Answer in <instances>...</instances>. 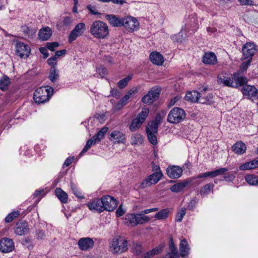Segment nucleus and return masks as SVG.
Wrapping results in <instances>:
<instances>
[{"label":"nucleus","mask_w":258,"mask_h":258,"mask_svg":"<svg viewBox=\"0 0 258 258\" xmlns=\"http://www.w3.org/2000/svg\"><path fill=\"white\" fill-rule=\"evenodd\" d=\"M78 245L81 250H87L93 248L94 242L90 237L81 238L79 240Z\"/></svg>","instance_id":"nucleus-16"},{"label":"nucleus","mask_w":258,"mask_h":258,"mask_svg":"<svg viewBox=\"0 0 258 258\" xmlns=\"http://www.w3.org/2000/svg\"><path fill=\"white\" fill-rule=\"evenodd\" d=\"M245 179L249 185H258V176L248 174L245 176Z\"/></svg>","instance_id":"nucleus-35"},{"label":"nucleus","mask_w":258,"mask_h":258,"mask_svg":"<svg viewBox=\"0 0 258 258\" xmlns=\"http://www.w3.org/2000/svg\"><path fill=\"white\" fill-rule=\"evenodd\" d=\"M22 29L25 35L28 37H32L36 33V31L34 29H32L27 26H23Z\"/></svg>","instance_id":"nucleus-45"},{"label":"nucleus","mask_w":258,"mask_h":258,"mask_svg":"<svg viewBox=\"0 0 258 258\" xmlns=\"http://www.w3.org/2000/svg\"><path fill=\"white\" fill-rule=\"evenodd\" d=\"M103 210L112 211L117 207V201L110 196H103L102 198Z\"/></svg>","instance_id":"nucleus-13"},{"label":"nucleus","mask_w":258,"mask_h":258,"mask_svg":"<svg viewBox=\"0 0 258 258\" xmlns=\"http://www.w3.org/2000/svg\"><path fill=\"white\" fill-rule=\"evenodd\" d=\"M51 35V31L48 27L41 29L39 32V38L43 41L48 40Z\"/></svg>","instance_id":"nucleus-30"},{"label":"nucleus","mask_w":258,"mask_h":258,"mask_svg":"<svg viewBox=\"0 0 258 258\" xmlns=\"http://www.w3.org/2000/svg\"><path fill=\"white\" fill-rule=\"evenodd\" d=\"M185 99L192 103L199 102L202 104L206 103L210 100L209 99L201 98L200 93L197 91L188 92L185 95Z\"/></svg>","instance_id":"nucleus-10"},{"label":"nucleus","mask_w":258,"mask_h":258,"mask_svg":"<svg viewBox=\"0 0 258 258\" xmlns=\"http://www.w3.org/2000/svg\"><path fill=\"white\" fill-rule=\"evenodd\" d=\"M59 44L56 42L51 43H47L46 44L47 48L51 51H54V48L58 47Z\"/></svg>","instance_id":"nucleus-58"},{"label":"nucleus","mask_w":258,"mask_h":258,"mask_svg":"<svg viewBox=\"0 0 258 258\" xmlns=\"http://www.w3.org/2000/svg\"><path fill=\"white\" fill-rule=\"evenodd\" d=\"M105 18L113 27H120L122 25V18H119L114 15H107Z\"/></svg>","instance_id":"nucleus-22"},{"label":"nucleus","mask_w":258,"mask_h":258,"mask_svg":"<svg viewBox=\"0 0 258 258\" xmlns=\"http://www.w3.org/2000/svg\"><path fill=\"white\" fill-rule=\"evenodd\" d=\"M19 215L18 211H14L9 214L5 218V221L7 223L12 222L15 218Z\"/></svg>","instance_id":"nucleus-48"},{"label":"nucleus","mask_w":258,"mask_h":258,"mask_svg":"<svg viewBox=\"0 0 258 258\" xmlns=\"http://www.w3.org/2000/svg\"><path fill=\"white\" fill-rule=\"evenodd\" d=\"M234 84H236V87L238 86H243L247 83V79L241 74L239 72L234 73L232 75Z\"/></svg>","instance_id":"nucleus-23"},{"label":"nucleus","mask_w":258,"mask_h":258,"mask_svg":"<svg viewBox=\"0 0 258 258\" xmlns=\"http://www.w3.org/2000/svg\"><path fill=\"white\" fill-rule=\"evenodd\" d=\"M148 125V127H147L146 128V133H157L159 125L158 123L154 122V121H152L150 124H149Z\"/></svg>","instance_id":"nucleus-43"},{"label":"nucleus","mask_w":258,"mask_h":258,"mask_svg":"<svg viewBox=\"0 0 258 258\" xmlns=\"http://www.w3.org/2000/svg\"><path fill=\"white\" fill-rule=\"evenodd\" d=\"M132 79V77L131 76H127L125 78L122 79V80H120L118 83L117 86L120 89H123L124 88L126 85H127L129 81Z\"/></svg>","instance_id":"nucleus-46"},{"label":"nucleus","mask_w":258,"mask_h":258,"mask_svg":"<svg viewBox=\"0 0 258 258\" xmlns=\"http://www.w3.org/2000/svg\"><path fill=\"white\" fill-rule=\"evenodd\" d=\"M186 116L184 110L181 108L174 107L170 111L167 121L171 123L176 124L183 121Z\"/></svg>","instance_id":"nucleus-4"},{"label":"nucleus","mask_w":258,"mask_h":258,"mask_svg":"<svg viewBox=\"0 0 258 258\" xmlns=\"http://www.w3.org/2000/svg\"><path fill=\"white\" fill-rule=\"evenodd\" d=\"M99 141H97V139H94V136L90 139H89L86 143V146L83 149L82 152L80 154V155H82L83 154L87 151V150L91 147L92 145H95L97 143H99Z\"/></svg>","instance_id":"nucleus-39"},{"label":"nucleus","mask_w":258,"mask_h":258,"mask_svg":"<svg viewBox=\"0 0 258 258\" xmlns=\"http://www.w3.org/2000/svg\"><path fill=\"white\" fill-rule=\"evenodd\" d=\"M232 150L238 155L243 154L246 150L245 144L241 141L236 142L232 147Z\"/></svg>","instance_id":"nucleus-24"},{"label":"nucleus","mask_w":258,"mask_h":258,"mask_svg":"<svg viewBox=\"0 0 258 258\" xmlns=\"http://www.w3.org/2000/svg\"><path fill=\"white\" fill-rule=\"evenodd\" d=\"M85 30L86 26L84 23H78L70 32L68 37L69 42L72 43L77 37L82 35Z\"/></svg>","instance_id":"nucleus-8"},{"label":"nucleus","mask_w":258,"mask_h":258,"mask_svg":"<svg viewBox=\"0 0 258 258\" xmlns=\"http://www.w3.org/2000/svg\"><path fill=\"white\" fill-rule=\"evenodd\" d=\"M208 177H210L211 178H214L212 171H210V172H207L200 174L197 176V178H206Z\"/></svg>","instance_id":"nucleus-57"},{"label":"nucleus","mask_w":258,"mask_h":258,"mask_svg":"<svg viewBox=\"0 0 258 258\" xmlns=\"http://www.w3.org/2000/svg\"><path fill=\"white\" fill-rule=\"evenodd\" d=\"M10 84L9 78L7 76L4 75L0 78V90L2 91L7 90Z\"/></svg>","instance_id":"nucleus-33"},{"label":"nucleus","mask_w":258,"mask_h":258,"mask_svg":"<svg viewBox=\"0 0 258 258\" xmlns=\"http://www.w3.org/2000/svg\"><path fill=\"white\" fill-rule=\"evenodd\" d=\"M147 134L149 142L153 145H156L157 143V137L155 135L156 133L149 132Z\"/></svg>","instance_id":"nucleus-47"},{"label":"nucleus","mask_w":258,"mask_h":258,"mask_svg":"<svg viewBox=\"0 0 258 258\" xmlns=\"http://www.w3.org/2000/svg\"><path fill=\"white\" fill-rule=\"evenodd\" d=\"M162 176V172H155L143 180L139 188L144 189L152 184H155L160 180Z\"/></svg>","instance_id":"nucleus-7"},{"label":"nucleus","mask_w":258,"mask_h":258,"mask_svg":"<svg viewBox=\"0 0 258 258\" xmlns=\"http://www.w3.org/2000/svg\"><path fill=\"white\" fill-rule=\"evenodd\" d=\"M160 90L157 88L150 90L142 99L143 103L151 104L159 97Z\"/></svg>","instance_id":"nucleus-9"},{"label":"nucleus","mask_w":258,"mask_h":258,"mask_svg":"<svg viewBox=\"0 0 258 258\" xmlns=\"http://www.w3.org/2000/svg\"><path fill=\"white\" fill-rule=\"evenodd\" d=\"M165 114H166L164 111H162L161 113L157 114L155 118V120H154V121L159 124L161 123V120L165 117Z\"/></svg>","instance_id":"nucleus-52"},{"label":"nucleus","mask_w":258,"mask_h":258,"mask_svg":"<svg viewBox=\"0 0 258 258\" xmlns=\"http://www.w3.org/2000/svg\"><path fill=\"white\" fill-rule=\"evenodd\" d=\"M90 33L95 38L104 39L109 34V29L107 25L100 21L93 22L90 26Z\"/></svg>","instance_id":"nucleus-1"},{"label":"nucleus","mask_w":258,"mask_h":258,"mask_svg":"<svg viewBox=\"0 0 258 258\" xmlns=\"http://www.w3.org/2000/svg\"><path fill=\"white\" fill-rule=\"evenodd\" d=\"M47 63L51 67H55L57 64V57L55 56H52L47 59Z\"/></svg>","instance_id":"nucleus-56"},{"label":"nucleus","mask_w":258,"mask_h":258,"mask_svg":"<svg viewBox=\"0 0 258 258\" xmlns=\"http://www.w3.org/2000/svg\"><path fill=\"white\" fill-rule=\"evenodd\" d=\"M73 22L72 18L71 17L66 16L63 17L62 21V26L67 27L69 26Z\"/></svg>","instance_id":"nucleus-51"},{"label":"nucleus","mask_w":258,"mask_h":258,"mask_svg":"<svg viewBox=\"0 0 258 258\" xmlns=\"http://www.w3.org/2000/svg\"><path fill=\"white\" fill-rule=\"evenodd\" d=\"M143 123L140 121L137 117L133 119L130 125V129L131 131H135L138 130Z\"/></svg>","instance_id":"nucleus-41"},{"label":"nucleus","mask_w":258,"mask_h":258,"mask_svg":"<svg viewBox=\"0 0 258 258\" xmlns=\"http://www.w3.org/2000/svg\"><path fill=\"white\" fill-rule=\"evenodd\" d=\"M36 234L38 239H42L45 236L44 232L42 230H38L36 231Z\"/></svg>","instance_id":"nucleus-63"},{"label":"nucleus","mask_w":258,"mask_h":258,"mask_svg":"<svg viewBox=\"0 0 258 258\" xmlns=\"http://www.w3.org/2000/svg\"><path fill=\"white\" fill-rule=\"evenodd\" d=\"M186 208H182L180 211L177 213L175 220L177 222H181L183 217L186 214Z\"/></svg>","instance_id":"nucleus-50"},{"label":"nucleus","mask_w":258,"mask_h":258,"mask_svg":"<svg viewBox=\"0 0 258 258\" xmlns=\"http://www.w3.org/2000/svg\"><path fill=\"white\" fill-rule=\"evenodd\" d=\"M59 78V74L56 72L55 67H51L50 70L49 79L52 82H55Z\"/></svg>","instance_id":"nucleus-42"},{"label":"nucleus","mask_w":258,"mask_h":258,"mask_svg":"<svg viewBox=\"0 0 258 258\" xmlns=\"http://www.w3.org/2000/svg\"><path fill=\"white\" fill-rule=\"evenodd\" d=\"M182 169L178 166L168 167L166 169L167 175L171 178L177 179L182 174Z\"/></svg>","instance_id":"nucleus-17"},{"label":"nucleus","mask_w":258,"mask_h":258,"mask_svg":"<svg viewBox=\"0 0 258 258\" xmlns=\"http://www.w3.org/2000/svg\"><path fill=\"white\" fill-rule=\"evenodd\" d=\"M251 61L250 59H247V61L243 62L240 67V71L241 72L246 71L249 66Z\"/></svg>","instance_id":"nucleus-55"},{"label":"nucleus","mask_w":258,"mask_h":258,"mask_svg":"<svg viewBox=\"0 0 258 258\" xmlns=\"http://www.w3.org/2000/svg\"><path fill=\"white\" fill-rule=\"evenodd\" d=\"M40 52L44 55V58H46L49 56V53L47 52V50L45 47H40L39 48Z\"/></svg>","instance_id":"nucleus-64"},{"label":"nucleus","mask_w":258,"mask_h":258,"mask_svg":"<svg viewBox=\"0 0 258 258\" xmlns=\"http://www.w3.org/2000/svg\"><path fill=\"white\" fill-rule=\"evenodd\" d=\"M125 220L126 223L131 225L132 226H135L138 224L148 223L150 221V218L143 213L131 214L126 216Z\"/></svg>","instance_id":"nucleus-5"},{"label":"nucleus","mask_w":258,"mask_h":258,"mask_svg":"<svg viewBox=\"0 0 258 258\" xmlns=\"http://www.w3.org/2000/svg\"><path fill=\"white\" fill-rule=\"evenodd\" d=\"M15 248L14 243L12 239L5 237L0 240V251L3 253H9Z\"/></svg>","instance_id":"nucleus-12"},{"label":"nucleus","mask_w":258,"mask_h":258,"mask_svg":"<svg viewBox=\"0 0 258 258\" xmlns=\"http://www.w3.org/2000/svg\"><path fill=\"white\" fill-rule=\"evenodd\" d=\"M244 95L248 96L249 98L258 96V91L254 86L250 85H244L242 90Z\"/></svg>","instance_id":"nucleus-21"},{"label":"nucleus","mask_w":258,"mask_h":258,"mask_svg":"<svg viewBox=\"0 0 258 258\" xmlns=\"http://www.w3.org/2000/svg\"><path fill=\"white\" fill-rule=\"evenodd\" d=\"M108 128L107 127H102L95 136L94 138L97 139V141H100L105 135V134L107 132Z\"/></svg>","instance_id":"nucleus-44"},{"label":"nucleus","mask_w":258,"mask_h":258,"mask_svg":"<svg viewBox=\"0 0 258 258\" xmlns=\"http://www.w3.org/2000/svg\"><path fill=\"white\" fill-rule=\"evenodd\" d=\"M188 184V182L184 181L181 182H179L171 186L170 188L171 191L174 192H178L181 191L183 188L187 186Z\"/></svg>","instance_id":"nucleus-32"},{"label":"nucleus","mask_w":258,"mask_h":258,"mask_svg":"<svg viewBox=\"0 0 258 258\" xmlns=\"http://www.w3.org/2000/svg\"><path fill=\"white\" fill-rule=\"evenodd\" d=\"M241 5L252 6L253 2L252 0H238Z\"/></svg>","instance_id":"nucleus-61"},{"label":"nucleus","mask_w":258,"mask_h":258,"mask_svg":"<svg viewBox=\"0 0 258 258\" xmlns=\"http://www.w3.org/2000/svg\"><path fill=\"white\" fill-rule=\"evenodd\" d=\"M228 169L226 168H221L216 170L213 171V174L214 177H216L218 175L223 174L226 172Z\"/></svg>","instance_id":"nucleus-53"},{"label":"nucleus","mask_w":258,"mask_h":258,"mask_svg":"<svg viewBox=\"0 0 258 258\" xmlns=\"http://www.w3.org/2000/svg\"><path fill=\"white\" fill-rule=\"evenodd\" d=\"M109 139L114 143H124L125 141V135L118 131H114L110 135Z\"/></svg>","instance_id":"nucleus-20"},{"label":"nucleus","mask_w":258,"mask_h":258,"mask_svg":"<svg viewBox=\"0 0 258 258\" xmlns=\"http://www.w3.org/2000/svg\"><path fill=\"white\" fill-rule=\"evenodd\" d=\"M203 62L206 64H214L217 62V57L214 52H206L203 57Z\"/></svg>","instance_id":"nucleus-26"},{"label":"nucleus","mask_w":258,"mask_h":258,"mask_svg":"<svg viewBox=\"0 0 258 258\" xmlns=\"http://www.w3.org/2000/svg\"><path fill=\"white\" fill-rule=\"evenodd\" d=\"M258 167V160H252L241 165L239 168L241 170L253 169Z\"/></svg>","instance_id":"nucleus-28"},{"label":"nucleus","mask_w":258,"mask_h":258,"mask_svg":"<svg viewBox=\"0 0 258 258\" xmlns=\"http://www.w3.org/2000/svg\"><path fill=\"white\" fill-rule=\"evenodd\" d=\"M139 26L137 20L131 16L122 18V25L125 28L129 31H135L137 30Z\"/></svg>","instance_id":"nucleus-11"},{"label":"nucleus","mask_w":258,"mask_h":258,"mask_svg":"<svg viewBox=\"0 0 258 258\" xmlns=\"http://www.w3.org/2000/svg\"><path fill=\"white\" fill-rule=\"evenodd\" d=\"M164 246L163 244H160L152 250L147 251L144 254L143 258H151L154 255L160 253L162 251Z\"/></svg>","instance_id":"nucleus-27"},{"label":"nucleus","mask_w":258,"mask_h":258,"mask_svg":"<svg viewBox=\"0 0 258 258\" xmlns=\"http://www.w3.org/2000/svg\"><path fill=\"white\" fill-rule=\"evenodd\" d=\"M243 59H252L257 51L256 45L252 42H247L242 47Z\"/></svg>","instance_id":"nucleus-6"},{"label":"nucleus","mask_w":258,"mask_h":258,"mask_svg":"<svg viewBox=\"0 0 258 258\" xmlns=\"http://www.w3.org/2000/svg\"><path fill=\"white\" fill-rule=\"evenodd\" d=\"M213 183H207L202 187L200 191V194L202 197L207 196L209 194L210 191L214 188Z\"/></svg>","instance_id":"nucleus-36"},{"label":"nucleus","mask_w":258,"mask_h":258,"mask_svg":"<svg viewBox=\"0 0 258 258\" xmlns=\"http://www.w3.org/2000/svg\"><path fill=\"white\" fill-rule=\"evenodd\" d=\"M150 60L152 63L161 66L164 62L163 56L158 52H153L150 55Z\"/></svg>","instance_id":"nucleus-25"},{"label":"nucleus","mask_w":258,"mask_h":258,"mask_svg":"<svg viewBox=\"0 0 258 258\" xmlns=\"http://www.w3.org/2000/svg\"><path fill=\"white\" fill-rule=\"evenodd\" d=\"M170 241V243L169 244V249L170 252L167 254H171V256H174L175 258H179L177 248L173 242L172 238H171Z\"/></svg>","instance_id":"nucleus-37"},{"label":"nucleus","mask_w":258,"mask_h":258,"mask_svg":"<svg viewBox=\"0 0 258 258\" xmlns=\"http://www.w3.org/2000/svg\"><path fill=\"white\" fill-rule=\"evenodd\" d=\"M110 249L113 253H121L125 252L128 249L127 240L124 237L115 236L110 243Z\"/></svg>","instance_id":"nucleus-3"},{"label":"nucleus","mask_w":258,"mask_h":258,"mask_svg":"<svg viewBox=\"0 0 258 258\" xmlns=\"http://www.w3.org/2000/svg\"><path fill=\"white\" fill-rule=\"evenodd\" d=\"M223 178L226 181H232L235 178V176L233 174L228 172L225 174Z\"/></svg>","instance_id":"nucleus-62"},{"label":"nucleus","mask_w":258,"mask_h":258,"mask_svg":"<svg viewBox=\"0 0 258 258\" xmlns=\"http://www.w3.org/2000/svg\"><path fill=\"white\" fill-rule=\"evenodd\" d=\"M143 142L144 139L140 134H135L131 137V143L132 145L142 144Z\"/></svg>","instance_id":"nucleus-34"},{"label":"nucleus","mask_w":258,"mask_h":258,"mask_svg":"<svg viewBox=\"0 0 258 258\" xmlns=\"http://www.w3.org/2000/svg\"><path fill=\"white\" fill-rule=\"evenodd\" d=\"M149 109L147 107L142 108V111L138 114L137 118L143 123L149 115Z\"/></svg>","instance_id":"nucleus-38"},{"label":"nucleus","mask_w":258,"mask_h":258,"mask_svg":"<svg viewBox=\"0 0 258 258\" xmlns=\"http://www.w3.org/2000/svg\"><path fill=\"white\" fill-rule=\"evenodd\" d=\"M168 215L169 210L165 209L156 213L155 215V218L158 220L164 219L168 217Z\"/></svg>","instance_id":"nucleus-40"},{"label":"nucleus","mask_w":258,"mask_h":258,"mask_svg":"<svg viewBox=\"0 0 258 258\" xmlns=\"http://www.w3.org/2000/svg\"><path fill=\"white\" fill-rule=\"evenodd\" d=\"M14 232L19 235H23L27 234L29 231V228L27 223L25 221L20 220L16 224L14 227Z\"/></svg>","instance_id":"nucleus-15"},{"label":"nucleus","mask_w":258,"mask_h":258,"mask_svg":"<svg viewBox=\"0 0 258 258\" xmlns=\"http://www.w3.org/2000/svg\"><path fill=\"white\" fill-rule=\"evenodd\" d=\"M217 82L219 84H223L224 86L236 87V85L234 84V81L232 77V75L226 77L224 75H220L217 77Z\"/></svg>","instance_id":"nucleus-18"},{"label":"nucleus","mask_w":258,"mask_h":258,"mask_svg":"<svg viewBox=\"0 0 258 258\" xmlns=\"http://www.w3.org/2000/svg\"><path fill=\"white\" fill-rule=\"evenodd\" d=\"M88 207L91 210H94L98 212L103 211V204L102 199H96L87 205Z\"/></svg>","instance_id":"nucleus-19"},{"label":"nucleus","mask_w":258,"mask_h":258,"mask_svg":"<svg viewBox=\"0 0 258 258\" xmlns=\"http://www.w3.org/2000/svg\"><path fill=\"white\" fill-rule=\"evenodd\" d=\"M125 104L121 102V100H120L119 101L115 104L113 107V109L115 111H118L120 110Z\"/></svg>","instance_id":"nucleus-59"},{"label":"nucleus","mask_w":258,"mask_h":258,"mask_svg":"<svg viewBox=\"0 0 258 258\" xmlns=\"http://www.w3.org/2000/svg\"><path fill=\"white\" fill-rule=\"evenodd\" d=\"M71 189H72L73 193L76 196V197H77L79 198H83V196H81V194L78 190L76 186L72 182L71 183Z\"/></svg>","instance_id":"nucleus-54"},{"label":"nucleus","mask_w":258,"mask_h":258,"mask_svg":"<svg viewBox=\"0 0 258 258\" xmlns=\"http://www.w3.org/2000/svg\"><path fill=\"white\" fill-rule=\"evenodd\" d=\"M143 252V249L141 245H136L134 248V252L137 255H140Z\"/></svg>","instance_id":"nucleus-60"},{"label":"nucleus","mask_w":258,"mask_h":258,"mask_svg":"<svg viewBox=\"0 0 258 258\" xmlns=\"http://www.w3.org/2000/svg\"><path fill=\"white\" fill-rule=\"evenodd\" d=\"M55 193L58 199L62 203H66L68 202V197L67 194L60 188H56Z\"/></svg>","instance_id":"nucleus-31"},{"label":"nucleus","mask_w":258,"mask_h":258,"mask_svg":"<svg viewBox=\"0 0 258 258\" xmlns=\"http://www.w3.org/2000/svg\"><path fill=\"white\" fill-rule=\"evenodd\" d=\"M97 72L101 78H103L107 74L106 69L103 66H99L96 69Z\"/></svg>","instance_id":"nucleus-49"},{"label":"nucleus","mask_w":258,"mask_h":258,"mask_svg":"<svg viewBox=\"0 0 258 258\" xmlns=\"http://www.w3.org/2000/svg\"><path fill=\"white\" fill-rule=\"evenodd\" d=\"M54 90L51 87H41L34 93V99L37 103H43L48 101L53 94Z\"/></svg>","instance_id":"nucleus-2"},{"label":"nucleus","mask_w":258,"mask_h":258,"mask_svg":"<svg viewBox=\"0 0 258 258\" xmlns=\"http://www.w3.org/2000/svg\"><path fill=\"white\" fill-rule=\"evenodd\" d=\"M30 47L23 43L19 42L16 45V54L21 58H26L30 53Z\"/></svg>","instance_id":"nucleus-14"},{"label":"nucleus","mask_w":258,"mask_h":258,"mask_svg":"<svg viewBox=\"0 0 258 258\" xmlns=\"http://www.w3.org/2000/svg\"><path fill=\"white\" fill-rule=\"evenodd\" d=\"M179 250L180 255L182 258H184V256L188 254L189 247L187 241L185 239H183L181 241L179 244Z\"/></svg>","instance_id":"nucleus-29"}]
</instances>
